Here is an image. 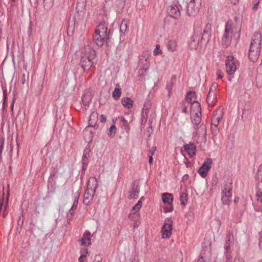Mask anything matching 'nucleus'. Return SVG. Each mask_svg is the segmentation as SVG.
<instances>
[{
  "mask_svg": "<svg viewBox=\"0 0 262 262\" xmlns=\"http://www.w3.org/2000/svg\"><path fill=\"white\" fill-rule=\"evenodd\" d=\"M85 257H86V255L84 253H82L81 256L79 258V262H83Z\"/></svg>",
  "mask_w": 262,
  "mask_h": 262,
  "instance_id": "nucleus-52",
  "label": "nucleus"
},
{
  "mask_svg": "<svg viewBox=\"0 0 262 262\" xmlns=\"http://www.w3.org/2000/svg\"><path fill=\"white\" fill-rule=\"evenodd\" d=\"M143 199V197H142L140 200L137 202V203L133 207V210L135 211H138L141 207L142 202V199Z\"/></svg>",
  "mask_w": 262,
  "mask_h": 262,
  "instance_id": "nucleus-39",
  "label": "nucleus"
},
{
  "mask_svg": "<svg viewBox=\"0 0 262 262\" xmlns=\"http://www.w3.org/2000/svg\"><path fill=\"white\" fill-rule=\"evenodd\" d=\"M188 199V194L185 192H181L180 194V200L181 204L184 206L186 205Z\"/></svg>",
  "mask_w": 262,
  "mask_h": 262,
  "instance_id": "nucleus-33",
  "label": "nucleus"
},
{
  "mask_svg": "<svg viewBox=\"0 0 262 262\" xmlns=\"http://www.w3.org/2000/svg\"><path fill=\"white\" fill-rule=\"evenodd\" d=\"M25 220V217L24 215V210L21 211V214L18 216V221H17V225L23 226L24 222Z\"/></svg>",
  "mask_w": 262,
  "mask_h": 262,
  "instance_id": "nucleus-37",
  "label": "nucleus"
},
{
  "mask_svg": "<svg viewBox=\"0 0 262 262\" xmlns=\"http://www.w3.org/2000/svg\"><path fill=\"white\" fill-rule=\"evenodd\" d=\"M98 119V114L97 113L93 112L90 116L89 120V125L87 127H92L93 124Z\"/></svg>",
  "mask_w": 262,
  "mask_h": 262,
  "instance_id": "nucleus-29",
  "label": "nucleus"
},
{
  "mask_svg": "<svg viewBox=\"0 0 262 262\" xmlns=\"http://www.w3.org/2000/svg\"><path fill=\"white\" fill-rule=\"evenodd\" d=\"M91 150L89 148H86L83 151V154L82 158V170H85L88 165V159L90 157V152Z\"/></svg>",
  "mask_w": 262,
  "mask_h": 262,
  "instance_id": "nucleus-18",
  "label": "nucleus"
},
{
  "mask_svg": "<svg viewBox=\"0 0 262 262\" xmlns=\"http://www.w3.org/2000/svg\"><path fill=\"white\" fill-rule=\"evenodd\" d=\"M119 119H120V121L122 123L121 124V128L124 130L127 133H128L129 131V127L128 125V123L127 121L123 117H118Z\"/></svg>",
  "mask_w": 262,
  "mask_h": 262,
  "instance_id": "nucleus-27",
  "label": "nucleus"
},
{
  "mask_svg": "<svg viewBox=\"0 0 262 262\" xmlns=\"http://www.w3.org/2000/svg\"><path fill=\"white\" fill-rule=\"evenodd\" d=\"M226 68L227 73L229 75H233L237 69L235 60L233 56H228L226 59Z\"/></svg>",
  "mask_w": 262,
  "mask_h": 262,
  "instance_id": "nucleus-7",
  "label": "nucleus"
},
{
  "mask_svg": "<svg viewBox=\"0 0 262 262\" xmlns=\"http://www.w3.org/2000/svg\"><path fill=\"white\" fill-rule=\"evenodd\" d=\"M231 244V242H227L226 241L225 244V252L226 253H230V245Z\"/></svg>",
  "mask_w": 262,
  "mask_h": 262,
  "instance_id": "nucleus-43",
  "label": "nucleus"
},
{
  "mask_svg": "<svg viewBox=\"0 0 262 262\" xmlns=\"http://www.w3.org/2000/svg\"><path fill=\"white\" fill-rule=\"evenodd\" d=\"M79 196H80V194L78 192H77L76 193V194H75L74 200L73 205L69 210L71 215H72V216H73V215L74 214V212H72V210L76 209L77 207Z\"/></svg>",
  "mask_w": 262,
  "mask_h": 262,
  "instance_id": "nucleus-26",
  "label": "nucleus"
},
{
  "mask_svg": "<svg viewBox=\"0 0 262 262\" xmlns=\"http://www.w3.org/2000/svg\"><path fill=\"white\" fill-rule=\"evenodd\" d=\"M161 53H162V51L160 49V46L159 45H157L156 46V48L154 51V55L156 56Z\"/></svg>",
  "mask_w": 262,
  "mask_h": 262,
  "instance_id": "nucleus-46",
  "label": "nucleus"
},
{
  "mask_svg": "<svg viewBox=\"0 0 262 262\" xmlns=\"http://www.w3.org/2000/svg\"><path fill=\"white\" fill-rule=\"evenodd\" d=\"M184 149L187 154L190 156L192 157L195 155L196 146L193 143H189L184 145Z\"/></svg>",
  "mask_w": 262,
  "mask_h": 262,
  "instance_id": "nucleus-20",
  "label": "nucleus"
},
{
  "mask_svg": "<svg viewBox=\"0 0 262 262\" xmlns=\"http://www.w3.org/2000/svg\"><path fill=\"white\" fill-rule=\"evenodd\" d=\"M259 3V2L258 1L254 4L253 7V10H256L257 9Z\"/></svg>",
  "mask_w": 262,
  "mask_h": 262,
  "instance_id": "nucleus-61",
  "label": "nucleus"
},
{
  "mask_svg": "<svg viewBox=\"0 0 262 262\" xmlns=\"http://www.w3.org/2000/svg\"><path fill=\"white\" fill-rule=\"evenodd\" d=\"M201 34L202 30L200 28H195L194 29L193 35L191 37V41L189 43L191 49H197L199 41H201L200 36Z\"/></svg>",
  "mask_w": 262,
  "mask_h": 262,
  "instance_id": "nucleus-5",
  "label": "nucleus"
},
{
  "mask_svg": "<svg viewBox=\"0 0 262 262\" xmlns=\"http://www.w3.org/2000/svg\"><path fill=\"white\" fill-rule=\"evenodd\" d=\"M198 262H205V261L204 260L203 256H200L198 260Z\"/></svg>",
  "mask_w": 262,
  "mask_h": 262,
  "instance_id": "nucleus-64",
  "label": "nucleus"
},
{
  "mask_svg": "<svg viewBox=\"0 0 262 262\" xmlns=\"http://www.w3.org/2000/svg\"><path fill=\"white\" fill-rule=\"evenodd\" d=\"M53 5V0H43V8L45 9L50 10Z\"/></svg>",
  "mask_w": 262,
  "mask_h": 262,
  "instance_id": "nucleus-34",
  "label": "nucleus"
},
{
  "mask_svg": "<svg viewBox=\"0 0 262 262\" xmlns=\"http://www.w3.org/2000/svg\"><path fill=\"white\" fill-rule=\"evenodd\" d=\"M186 100L188 103L190 104H195L196 106V103L198 102L196 100V93L194 91L188 92L185 97Z\"/></svg>",
  "mask_w": 262,
  "mask_h": 262,
  "instance_id": "nucleus-17",
  "label": "nucleus"
},
{
  "mask_svg": "<svg viewBox=\"0 0 262 262\" xmlns=\"http://www.w3.org/2000/svg\"><path fill=\"white\" fill-rule=\"evenodd\" d=\"M197 112L194 113V115L191 117L192 123L194 125H198L201 121V104L199 103H196Z\"/></svg>",
  "mask_w": 262,
  "mask_h": 262,
  "instance_id": "nucleus-11",
  "label": "nucleus"
},
{
  "mask_svg": "<svg viewBox=\"0 0 262 262\" xmlns=\"http://www.w3.org/2000/svg\"><path fill=\"white\" fill-rule=\"evenodd\" d=\"M143 199V197H142L140 200L137 202V203L133 207V210L135 211H138L141 207L142 202V199Z\"/></svg>",
  "mask_w": 262,
  "mask_h": 262,
  "instance_id": "nucleus-41",
  "label": "nucleus"
},
{
  "mask_svg": "<svg viewBox=\"0 0 262 262\" xmlns=\"http://www.w3.org/2000/svg\"><path fill=\"white\" fill-rule=\"evenodd\" d=\"M172 209H173V207H172V205H169V206L164 207V212H165V213L171 212L172 210Z\"/></svg>",
  "mask_w": 262,
  "mask_h": 262,
  "instance_id": "nucleus-48",
  "label": "nucleus"
},
{
  "mask_svg": "<svg viewBox=\"0 0 262 262\" xmlns=\"http://www.w3.org/2000/svg\"><path fill=\"white\" fill-rule=\"evenodd\" d=\"M211 130L214 135H217L219 133V129L217 126L211 125Z\"/></svg>",
  "mask_w": 262,
  "mask_h": 262,
  "instance_id": "nucleus-44",
  "label": "nucleus"
},
{
  "mask_svg": "<svg viewBox=\"0 0 262 262\" xmlns=\"http://www.w3.org/2000/svg\"><path fill=\"white\" fill-rule=\"evenodd\" d=\"M233 238V234L232 233H230V232H228V233L226 235V240L227 242H231V239Z\"/></svg>",
  "mask_w": 262,
  "mask_h": 262,
  "instance_id": "nucleus-49",
  "label": "nucleus"
},
{
  "mask_svg": "<svg viewBox=\"0 0 262 262\" xmlns=\"http://www.w3.org/2000/svg\"><path fill=\"white\" fill-rule=\"evenodd\" d=\"M91 234L89 231H85L82 235V238L80 240L81 245L90 246L91 244Z\"/></svg>",
  "mask_w": 262,
  "mask_h": 262,
  "instance_id": "nucleus-16",
  "label": "nucleus"
},
{
  "mask_svg": "<svg viewBox=\"0 0 262 262\" xmlns=\"http://www.w3.org/2000/svg\"><path fill=\"white\" fill-rule=\"evenodd\" d=\"M128 22V21L127 19H123L122 21L120 26V31L122 33L124 34L126 32L127 29Z\"/></svg>",
  "mask_w": 262,
  "mask_h": 262,
  "instance_id": "nucleus-30",
  "label": "nucleus"
},
{
  "mask_svg": "<svg viewBox=\"0 0 262 262\" xmlns=\"http://www.w3.org/2000/svg\"><path fill=\"white\" fill-rule=\"evenodd\" d=\"M233 30L231 26L227 23L225 25V32L222 37V45L227 48L228 47L231 41Z\"/></svg>",
  "mask_w": 262,
  "mask_h": 262,
  "instance_id": "nucleus-4",
  "label": "nucleus"
},
{
  "mask_svg": "<svg viewBox=\"0 0 262 262\" xmlns=\"http://www.w3.org/2000/svg\"><path fill=\"white\" fill-rule=\"evenodd\" d=\"M151 106V101L149 100H147L144 104L143 107L142 108L143 111H144V113L148 114L149 109Z\"/></svg>",
  "mask_w": 262,
  "mask_h": 262,
  "instance_id": "nucleus-36",
  "label": "nucleus"
},
{
  "mask_svg": "<svg viewBox=\"0 0 262 262\" xmlns=\"http://www.w3.org/2000/svg\"><path fill=\"white\" fill-rule=\"evenodd\" d=\"M147 114H145V113H144V111H142V117H141L142 122L143 121L144 119H145V122H146V118L147 117Z\"/></svg>",
  "mask_w": 262,
  "mask_h": 262,
  "instance_id": "nucleus-55",
  "label": "nucleus"
},
{
  "mask_svg": "<svg viewBox=\"0 0 262 262\" xmlns=\"http://www.w3.org/2000/svg\"><path fill=\"white\" fill-rule=\"evenodd\" d=\"M173 222L170 217H167L166 219V221L164 223L162 228V238H168L171 234L172 226Z\"/></svg>",
  "mask_w": 262,
  "mask_h": 262,
  "instance_id": "nucleus-6",
  "label": "nucleus"
},
{
  "mask_svg": "<svg viewBox=\"0 0 262 262\" xmlns=\"http://www.w3.org/2000/svg\"><path fill=\"white\" fill-rule=\"evenodd\" d=\"M162 201L164 203H167L168 205H172L173 198L171 193H164L162 196Z\"/></svg>",
  "mask_w": 262,
  "mask_h": 262,
  "instance_id": "nucleus-22",
  "label": "nucleus"
},
{
  "mask_svg": "<svg viewBox=\"0 0 262 262\" xmlns=\"http://www.w3.org/2000/svg\"><path fill=\"white\" fill-rule=\"evenodd\" d=\"M23 226H18L17 225V227L16 228V233H18V234H20L21 230H22V229H23Z\"/></svg>",
  "mask_w": 262,
  "mask_h": 262,
  "instance_id": "nucleus-57",
  "label": "nucleus"
},
{
  "mask_svg": "<svg viewBox=\"0 0 262 262\" xmlns=\"http://www.w3.org/2000/svg\"><path fill=\"white\" fill-rule=\"evenodd\" d=\"M216 96L213 92H211L210 89L209 92L206 98V101L209 105H213L216 102Z\"/></svg>",
  "mask_w": 262,
  "mask_h": 262,
  "instance_id": "nucleus-21",
  "label": "nucleus"
},
{
  "mask_svg": "<svg viewBox=\"0 0 262 262\" xmlns=\"http://www.w3.org/2000/svg\"><path fill=\"white\" fill-rule=\"evenodd\" d=\"M26 82V76L25 74H23L21 79V83L24 84Z\"/></svg>",
  "mask_w": 262,
  "mask_h": 262,
  "instance_id": "nucleus-58",
  "label": "nucleus"
},
{
  "mask_svg": "<svg viewBox=\"0 0 262 262\" xmlns=\"http://www.w3.org/2000/svg\"><path fill=\"white\" fill-rule=\"evenodd\" d=\"M173 83L172 80L171 79L170 80V81L169 83H168V84H167V85L166 86V89L168 91V96H169L170 95V94H171V90H172V87H173Z\"/></svg>",
  "mask_w": 262,
  "mask_h": 262,
  "instance_id": "nucleus-42",
  "label": "nucleus"
},
{
  "mask_svg": "<svg viewBox=\"0 0 262 262\" xmlns=\"http://www.w3.org/2000/svg\"><path fill=\"white\" fill-rule=\"evenodd\" d=\"M199 10V5L195 4V0H191L187 5V14L190 16H194L197 14Z\"/></svg>",
  "mask_w": 262,
  "mask_h": 262,
  "instance_id": "nucleus-10",
  "label": "nucleus"
},
{
  "mask_svg": "<svg viewBox=\"0 0 262 262\" xmlns=\"http://www.w3.org/2000/svg\"><path fill=\"white\" fill-rule=\"evenodd\" d=\"M143 199V197H142L140 200L137 202V203L133 207V210L135 211H138L141 207L142 202V199Z\"/></svg>",
  "mask_w": 262,
  "mask_h": 262,
  "instance_id": "nucleus-40",
  "label": "nucleus"
},
{
  "mask_svg": "<svg viewBox=\"0 0 262 262\" xmlns=\"http://www.w3.org/2000/svg\"><path fill=\"white\" fill-rule=\"evenodd\" d=\"M217 84H216V83H212V84L211 87V88H210V89H211V90H212L213 89H214V90H216V88H217Z\"/></svg>",
  "mask_w": 262,
  "mask_h": 262,
  "instance_id": "nucleus-62",
  "label": "nucleus"
},
{
  "mask_svg": "<svg viewBox=\"0 0 262 262\" xmlns=\"http://www.w3.org/2000/svg\"><path fill=\"white\" fill-rule=\"evenodd\" d=\"M156 148H156V146H153V147H152V149L150 150V152H151V155H154L155 152V151H156Z\"/></svg>",
  "mask_w": 262,
  "mask_h": 262,
  "instance_id": "nucleus-59",
  "label": "nucleus"
},
{
  "mask_svg": "<svg viewBox=\"0 0 262 262\" xmlns=\"http://www.w3.org/2000/svg\"><path fill=\"white\" fill-rule=\"evenodd\" d=\"M212 163V161L211 158H207L205 160L204 163L200 167L198 170V173L203 178H205L208 171L211 168V165Z\"/></svg>",
  "mask_w": 262,
  "mask_h": 262,
  "instance_id": "nucleus-8",
  "label": "nucleus"
},
{
  "mask_svg": "<svg viewBox=\"0 0 262 262\" xmlns=\"http://www.w3.org/2000/svg\"><path fill=\"white\" fill-rule=\"evenodd\" d=\"M97 62L96 51L90 47L85 48V52L82 54L79 64L84 72L89 71L94 67Z\"/></svg>",
  "mask_w": 262,
  "mask_h": 262,
  "instance_id": "nucleus-1",
  "label": "nucleus"
},
{
  "mask_svg": "<svg viewBox=\"0 0 262 262\" xmlns=\"http://www.w3.org/2000/svg\"><path fill=\"white\" fill-rule=\"evenodd\" d=\"M122 105L127 108H130L133 105V101L129 97H124L121 100Z\"/></svg>",
  "mask_w": 262,
  "mask_h": 262,
  "instance_id": "nucleus-25",
  "label": "nucleus"
},
{
  "mask_svg": "<svg viewBox=\"0 0 262 262\" xmlns=\"http://www.w3.org/2000/svg\"><path fill=\"white\" fill-rule=\"evenodd\" d=\"M216 75L219 78L222 79L223 77V74L221 72V70H217L216 72Z\"/></svg>",
  "mask_w": 262,
  "mask_h": 262,
  "instance_id": "nucleus-53",
  "label": "nucleus"
},
{
  "mask_svg": "<svg viewBox=\"0 0 262 262\" xmlns=\"http://www.w3.org/2000/svg\"><path fill=\"white\" fill-rule=\"evenodd\" d=\"M232 182L231 179H228L222 192V201L224 205H229L232 195Z\"/></svg>",
  "mask_w": 262,
  "mask_h": 262,
  "instance_id": "nucleus-3",
  "label": "nucleus"
},
{
  "mask_svg": "<svg viewBox=\"0 0 262 262\" xmlns=\"http://www.w3.org/2000/svg\"><path fill=\"white\" fill-rule=\"evenodd\" d=\"M167 48L169 50L173 52L177 49V42L174 40H170L168 41Z\"/></svg>",
  "mask_w": 262,
  "mask_h": 262,
  "instance_id": "nucleus-32",
  "label": "nucleus"
},
{
  "mask_svg": "<svg viewBox=\"0 0 262 262\" xmlns=\"http://www.w3.org/2000/svg\"><path fill=\"white\" fill-rule=\"evenodd\" d=\"M182 111L184 113H187V106H183Z\"/></svg>",
  "mask_w": 262,
  "mask_h": 262,
  "instance_id": "nucleus-60",
  "label": "nucleus"
},
{
  "mask_svg": "<svg viewBox=\"0 0 262 262\" xmlns=\"http://www.w3.org/2000/svg\"><path fill=\"white\" fill-rule=\"evenodd\" d=\"M116 127L115 124H113L110 127L108 133V136L111 138H114L115 136L116 133Z\"/></svg>",
  "mask_w": 262,
  "mask_h": 262,
  "instance_id": "nucleus-35",
  "label": "nucleus"
},
{
  "mask_svg": "<svg viewBox=\"0 0 262 262\" xmlns=\"http://www.w3.org/2000/svg\"><path fill=\"white\" fill-rule=\"evenodd\" d=\"M92 127H93L95 129H97L98 128L99 125L96 123V122H95V123L93 124Z\"/></svg>",
  "mask_w": 262,
  "mask_h": 262,
  "instance_id": "nucleus-63",
  "label": "nucleus"
},
{
  "mask_svg": "<svg viewBox=\"0 0 262 262\" xmlns=\"http://www.w3.org/2000/svg\"><path fill=\"white\" fill-rule=\"evenodd\" d=\"M75 25V21H74V23L73 24V26H71L70 24H69L68 27V34L69 35V33L71 32L72 33H73L74 31V26Z\"/></svg>",
  "mask_w": 262,
  "mask_h": 262,
  "instance_id": "nucleus-47",
  "label": "nucleus"
},
{
  "mask_svg": "<svg viewBox=\"0 0 262 262\" xmlns=\"http://www.w3.org/2000/svg\"><path fill=\"white\" fill-rule=\"evenodd\" d=\"M140 189L138 186L136 187L135 186H133L132 190L129 192L128 198L129 199H136L138 197Z\"/></svg>",
  "mask_w": 262,
  "mask_h": 262,
  "instance_id": "nucleus-23",
  "label": "nucleus"
},
{
  "mask_svg": "<svg viewBox=\"0 0 262 262\" xmlns=\"http://www.w3.org/2000/svg\"><path fill=\"white\" fill-rule=\"evenodd\" d=\"M85 0H78L76 9L78 12L82 11L85 7Z\"/></svg>",
  "mask_w": 262,
  "mask_h": 262,
  "instance_id": "nucleus-31",
  "label": "nucleus"
},
{
  "mask_svg": "<svg viewBox=\"0 0 262 262\" xmlns=\"http://www.w3.org/2000/svg\"><path fill=\"white\" fill-rule=\"evenodd\" d=\"M110 39V37L106 36L105 35L102 36V34H98L95 33L93 36V39L95 41L96 44L100 47L103 45L104 41H106V43H108V40Z\"/></svg>",
  "mask_w": 262,
  "mask_h": 262,
  "instance_id": "nucleus-14",
  "label": "nucleus"
},
{
  "mask_svg": "<svg viewBox=\"0 0 262 262\" xmlns=\"http://www.w3.org/2000/svg\"><path fill=\"white\" fill-rule=\"evenodd\" d=\"M261 36L259 32H256L252 38L249 50L248 56L252 62H255L258 58L261 48Z\"/></svg>",
  "mask_w": 262,
  "mask_h": 262,
  "instance_id": "nucleus-2",
  "label": "nucleus"
},
{
  "mask_svg": "<svg viewBox=\"0 0 262 262\" xmlns=\"http://www.w3.org/2000/svg\"><path fill=\"white\" fill-rule=\"evenodd\" d=\"M95 33L102 34V36L105 35L109 37L111 34V31H107V25L105 23H101L99 24L95 29Z\"/></svg>",
  "mask_w": 262,
  "mask_h": 262,
  "instance_id": "nucleus-13",
  "label": "nucleus"
},
{
  "mask_svg": "<svg viewBox=\"0 0 262 262\" xmlns=\"http://www.w3.org/2000/svg\"><path fill=\"white\" fill-rule=\"evenodd\" d=\"M101 260L102 258L100 256H96L93 262H101Z\"/></svg>",
  "mask_w": 262,
  "mask_h": 262,
  "instance_id": "nucleus-56",
  "label": "nucleus"
},
{
  "mask_svg": "<svg viewBox=\"0 0 262 262\" xmlns=\"http://www.w3.org/2000/svg\"><path fill=\"white\" fill-rule=\"evenodd\" d=\"M256 196L257 197V200L260 203H262V192L260 190L257 191Z\"/></svg>",
  "mask_w": 262,
  "mask_h": 262,
  "instance_id": "nucleus-45",
  "label": "nucleus"
},
{
  "mask_svg": "<svg viewBox=\"0 0 262 262\" xmlns=\"http://www.w3.org/2000/svg\"><path fill=\"white\" fill-rule=\"evenodd\" d=\"M98 185L96 178L95 177H91L88 181L86 189H92L95 191Z\"/></svg>",
  "mask_w": 262,
  "mask_h": 262,
  "instance_id": "nucleus-19",
  "label": "nucleus"
},
{
  "mask_svg": "<svg viewBox=\"0 0 262 262\" xmlns=\"http://www.w3.org/2000/svg\"><path fill=\"white\" fill-rule=\"evenodd\" d=\"M219 121H217L216 119H215L214 118L212 119V123L211 125H212L213 126H217L219 125Z\"/></svg>",
  "mask_w": 262,
  "mask_h": 262,
  "instance_id": "nucleus-51",
  "label": "nucleus"
},
{
  "mask_svg": "<svg viewBox=\"0 0 262 262\" xmlns=\"http://www.w3.org/2000/svg\"><path fill=\"white\" fill-rule=\"evenodd\" d=\"M199 128L202 130L203 132V135L205 136L206 135V128L205 125L203 124H201L199 127Z\"/></svg>",
  "mask_w": 262,
  "mask_h": 262,
  "instance_id": "nucleus-50",
  "label": "nucleus"
},
{
  "mask_svg": "<svg viewBox=\"0 0 262 262\" xmlns=\"http://www.w3.org/2000/svg\"><path fill=\"white\" fill-rule=\"evenodd\" d=\"M116 86V87L113 91L112 95L115 100H118L120 97L121 90L119 87V84H117Z\"/></svg>",
  "mask_w": 262,
  "mask_h": 262,
  "instance_id": "nucleus-28",
  "label": "nucleus"
},
{
  "mask_svg": "<svg viewBox=\"0 0 262 262\" xmlns=\"http://www.w3.org/2000/svg\"><path fill=\"white\" fill-rule=\"evenodd\" d=\"M95 191L92 189H86L83 196V203L85 205H89L93 200Z\"/></svg>",
  "mask_w": 262,
  "mask_h": 262,
  "instance_id": "nucleus-15",
  "label": "nucleus"
},
{
  "mask_svg": "<svg viewBox=\"0 0 262 262\" xmlns=\"http://www.w3.org/2000/svg\"><path fill=\"white\" fill-rule=\"evenodd\" d=\"M100 121L102 123H105L106 121V118L104 115H101L100 118Z\"/></svg>",
  "mask_w": 262,
  "mask_h": 262,
  "instance_id": "nucleus-54",
  "label": "nucleus"
},
{
  "mask_svg": "<svg viewBox=\"0 0 262 262\" xmlns=\"http://www.w3.org/2000/svg\"><path fill=\"white\" fill-rule=\"evenodd\" d=\"M167 13L171 17L178 19L181 16L180 11L176 5H171L167 9Z\"/></svg>",
  "mask_w": 262,
  "mask_h": 262,
  "instance_id": "nucleus-12",
  "label": "nucleus"
},
{
  "mask_svg": "<svg viewBox=\"0 0 262 262\" xmlns=\"http://www.w3.org/2000/svg\"><path fill=\"white\" fill-rule=\"evenodd\" d=\"M201 41L207 44L210 40L211 36V25L207 24L204 29L203 33L201 34Z\"/></svg>",
  "mask_w": 262,
  "mask_h": 262,
  "instance_id": "nucleus-9",
  "label": "nucleus"
},
{
  "mask_svg": "<svg viewBox=\"0 0 262 262\" xmlns=\"http://www.w3.org/2000/svg\"><path fill=\"white\" fill-rule=\"evenodd\" d=\"M125 2L126 0H116V5L119 9L122 10L125 6Z\"/></svg>",
  "mask_w": 262,
  "mask_h": 262,
  "instance_id": "nucleus-38",
  "label": "nucleus"
},
{
  "mask_svg": "<svg viewBox=\"0 0 262 262\" xmlns=\"http://www.w3.org/2000/svg\"><path fill=\"white\" fill-rule=\"evenodd\" d=\"M92 96L90 93H84L82 97V102L84 106H89L92 100Z\"/></svg>",
  "mask_w": 262,
  "mask_h": 262,
  "instance_id": "nucleus-24",
  "label": "nucleus"
}]
</instances>
